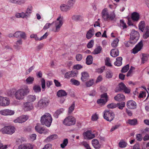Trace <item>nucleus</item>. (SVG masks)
Returning a JSON list of instances; mask_svg holds the SVG:
<instances>
[{
	"label": "nucleus",
	"instance_id": "nucleus-41",
	"mask_svg": "<svg viewBox=\"0 0 149 149\" xmlns=\"http://www.w3.org/2000/svg\"><path fill=\"white\" fill-rule=\"evenodd\" d=\"M68 143V140L67 139H64L63 141V142L60 145L61 147L63 148H64L67 146Z\"/></svg>",
	"mask_w": 149,
	"mask_h": 149
},
{
	"label": "nucleus",
	"instance_id": "nucleus-36",
	"mask_svg": "<svg viewBox=\"0 0 149 149\" xmlns=\"http://www.w3.org/2000/svg\"><path fill=\"white\" fill-rule=\"evenodd\" d=\"M145 23L144 21H141L139 24V29L143 32L145 27Z\"/></svg>",
	"mask_w": 149,
	"mask_h": 149
},
{
	"label": "nucleus",
	"instance_id": "nucleus-12",
	"mask_svg": "<svg viewBox=\"0 0 149 149\" xmlns=\"http://www.w3.org/2000/svg\"><path fill=\"white\" fill-rule=\"evenodd\" d=\"M126 105L127 107L129 109H134L137 107V104L136 102L133 100H129L127 102Z\"/></svg>",
	"mask_w": 149,
	"mask_h": 149
},
{
	"label": "nucleus",
	"instance_id": "nucleus-16",
	"mask_svg": "<svg viewBox=\"0 0 149 149\" xmlns=\"http://www.w3.org/2000/svg\"><path fill=\"white\" fill-rule=\"evenodd\" d=\"M28 119V117L27 116L23 115L19 116L14 121L15 123H22L25 122Z\"/></svg>",
	"mask_w": 149,
	"mask_h": 149
},
{
	"label": "nucleus",
	"instance_id": "nucleus-58",
	"mask_svg": "<svg viewBox=\"0 0 149 149\" xmlns=\"http://www.w3.org/2000/svg\"><path fill=\"white\" fill-rule=\"evenodd\" d=\"M149 37V29H147L146 33L143 35V37L144 39H146Z\"/></svg>",
	"mask_w": 149,
	"mask_h": 149
},
{
	"label": "nucleus",
	"instance_id": "nucleus-15",
	"mask_svg": "<svg viewBox=\"0 0 149 149\" xmlns=\"http://www.w3.org/2000/svg\"><path fill=\"white\" fill-rule=\"evenodd\" d=\"M83 135L85 139H91L95 137V134H92L90 131H87L84 132Z\"/></svg>",
	"mask_w": 149,
	"mask_h": 149
},
{
	"label": "nucleus",
	"instance_id": "nucleus-6",
	"mask_svg": "<svg viewBox=\"0 0 149 149\" xmlns=\"http://www.w3.org/2000/svg\"><path fill=\"white\" fill-rule=\"evenodd\" d=\"M15 127L11 126H6L2 128L0 131L3 134H12L15 132Z\"/></svg>",
	"mask_w": 149,
	"mask_h": 149
},
{
	"label": "nucleus",
	"instance_id": "nucleus-1",
	"mask_svg": "<svg viewBox=\"0 0 149 149\" xmlns=\"http://www.w3.org/2000/svg\"><path fill=\"white\" fill-rule=\"evenodd\" d=\"M30 89L26 85L23 86L21 88L15 91V97L18 100L23 99L25 96L27 95L30 92Z\"/></svg>",
	"mask_w": 149,
	"mask_h": 149
},
{
	"label": "nucleus",
	"instance_id": "nucleus-39",
	"mask_svg": "<svg viewBox=\"0 0 149 149\" xmlns=\"http://www.w3.org/2000/svg\"><path fill=\"white\" fill-rule=\"evenodd\" d=\"M102 50V47L100 46H99L94 49L93 53L94 54H99L100 53Z\"/></svg>",
	"mask_w": 149,
	"mask_h": 149
},
{
	"label": "nucleus",
	"instance_id": "nucleus-63",
	"mask_svg": "<svg viewBox=\"0 0 149 149\" xmlns=\"http://www.w3.org/2000/svg\"><path fill=\"white\" fill-rule=\"evenodd\" d=\"M83 144L87 149H91L89 145L86 142L84 141L83 142Z\"/></svg>",
	"mask_w": 149,
	"mask_h": 149
},
{
	"label": "nucleus",
	"instance_id": "nucleus-48",
	"mask_svg": "<svg viewBox=\"0 0 149 149\" xmlns=\"http://www.w3.org/2000/svg\"><path fill=\"white\" fill-rule=\"evenodd\" d=\"M129 68V64L127 65L124 66L122 68L121 71L122 73H125L126 72Z\"/></svg>",
	"mask_w": 149,
	"mask_h": 149
},
{
	"label": "nucleus",
	"instance_id": "nucleus-29",
	"mask_svg": "<svg viewBox=\"0 0 149 149\" xmlns=\"http://www.w3.org/2000/svg\"><path fill=\"white\" fill-rule=\"evenodd\" d=\"M123 58L121 57H117L116 58V61L114 63L115 65L119 66L122 64V60Z\"/></svg>",
	"mask_w": 149,
	"mask_h": 149
},
{
	"label": "nucleus",
	"instance_id": "nucleus-42",
	"mask_svg": "<svg viewBox=\"0 0 149 149\" xmlns=\"http://www.w3.org/2000/svg\"><path fill=\"white\" fill-rule=\"evenodd\" d=\"M107 101V100H106L101 98L97 100V102L98 104H100L101 105H104Z\"/></svg>",
	"mask_w": 149,
	"mask_h": 149
},
{
	"label": "nucleus",
	"instance_id": "nucleus-11",
	"mask_svg": "<svg viewBox=\"0 0 149 149\" xmlns=\"http://www.w3.org/2000/svg\"><path fill=\"white\" fill-rule=\"evenodd\" d=\"M143 46L142 41H140L132 49V52L134 54H136L142 48Z\"/></svg>",
	"mask_w": 149,
	"mask_h": 149
},
{
	"label": "nucleus",
	"instance_id": "nucleus-32",
	"mask_svg": "<svg viewBox=\"0 0 149 149\" xmlns=\"http://www.w3.org/2000/svg\"><path fill=\"white\" fill-rule=\"evenodd\" d=\"M34 78L33 77L29 76L26 80V84H32L33 83Z\"/></svg>",
	"mask_w": 149,
	"mask_h": 149
},
{
	"label": "nucleus",
	"instance_id": "nucleus-46",
	"mask_svg": "<svg viewBox=\"0 0 149 149\" xmlns=\"http://www.w3.org/2000/svg\"><path fill=\"white\" fill-rule=\"evenodd\" d=\"M94 84V81L93 79L90 80L86 83V86L87 87H90L92 86Z\"/></svg>",
	"mask_w": 149,
	"mask_h": 149
},
{
	"label": "nucleus",
	"instance_id": "nucleus-43",
	"mask_svg": "<svg viewBox=\"0 0 149 149\" xmlns=\"http://www.w3.org/2000/svg\"><path fill=\"white\" fill-rule=\"evenodd\" d=\"M148 57L146 54H142V57L141 58L142 63H144L146 62L148 60Z\"/></svg>",
	"mask_w": 149,
	"mask_h": 149
},
{
	"label": "nucleus",
	"instance_id": "nucleus-40",
	"mask_svg": "<svg viewBox=\"0 0 149 149\" xmlns=\"http://www.w3.org/2000/svg\"><path fill=\"white\" fill-rule=\"evenodd\" d=\"M140 17V15L137 12H134L132 14L131 19H139Z\"/></svg>",
	"mask_w": 149,
	"mask_h": 149
},
{
	"label": "nucleus",
	"instance_id": "nucleus-49",
	"mask_svg": "<svg viewBox=\"0 0 149 149\" xmlns=\"http://www.w3.org/2000/svg\"><path fill=\"white\" fill-rule=\"evenodd\" d=\"M40 81L42 88L43 89V91H44L45 90V79L43 78H42Z\"/></svg>",
	"mask_w": 149,
	"mask_h": 149
},
{
	"label": "nucleus",
	"instance_id": "nucleus-55",
	"mask_svg": "<svg viewBox=\"0 0 149 149\" xmlns=\"http://www.w3.org/2000/svg\"><path fill=\"white\" fill-rule=\"evenodd\" d=\"M115 10H113L109 15V19H114L115 18L116 15L114 13Z\"/></svg>",
	"mask_w": 149,
	"mask_h": 149
},
{
	"label": "nucleus",
	"instance_id": "nucleus-7",
	"mask_svg": "<svg viewBox=\"0 0 149 149\" xmlns=\"http://www.w3.org/2000/svg\"><path fill=\"white\" fill-rule=\"evenodd\" d=\"M49 102V100L46 98L40 99L38 102V106L42 109L47 106Z\"/></svg>",
	"mask_w": 149,
	"mask_h": 149
},
{
	"label": "nucleus",
	"instance_id": "nucleus-14",
	"mask_svg": "<svg viewBox=\"0 0 149 149\" xmlns=\"http://www.w3.org/2000/svg\"><path fill=\"white\" fill-rule=\"evenodd\" d=\"M14 37L18 38H20L24 40H25L26 38V36L25 33L21 31L16 32L14 33Z\"/></svg>",
	"mask_w": 149,
	"mask_h": 149
},
{
	"label": "nucleus",
	"instance_id": "nucleus-60",
	"mask_svg": "<svg viewBox=\"0 0 149 149\" xmlns=\"http://www.w3.org/2000/svg\"><path fill=\"white\" fill-rule=\"evenodd\" d=\"M98 118L97 115L95 113L92 116L91 119L93 121H96L98 119Z\"/></svg>",
	"mask_w": 149,
	"mask_h": 149
},
{
	"label": "nucleus",
	"instance_id": "nucleus-64",
	"mask_svg": "<svg viewBox=\"0 0 149 149\" xmlns=\"http://www.w3.org/2000/svg\"><path fill=\"white\" fill-rule=\"evenodd\" d=\"M42 149H52V145L50 144H47L45 145Z\"/></svg>",
	"mask_w": 149,
	"mask_h": 149
},
{
	"label": "nucleus",
	"instance_id": "nucleus-56",
	"mask_svg": "<svg viewBox=\"0 0 149 149\" xmlns=\"http://www.w3.org/2000/svg\"><path fill=\"white\" fill-rule=\"evenodd\" d=\"M108 95L107 93H104L101 95V98L104 99V100H106L108 101Z\"/></svg>",
	"mask_w": 149,
	"mask_h": 149
},
{
	"label": "nucleus",
	"instance_id": "nucleus-2",
	"mask_svg": "<svg viewBox=\"0 0 149 149\" xmlns=\"http://www.w3.org/2000/svg\"><path fill=\"white\" fill-rule=\"evenodd\" d=\"M52 119L49 113H45L42 116L40 119V122L42 125H45L47 127H49L52 122Z\"/></svg>",
	"mask_w": 149,
	"mask_h": 149
},
{
	"label": "nucleus",
	"instance_id": "nucleus-10",
	"mask_svg": "<svg viewBox=\"0 0 149 149\" xmlns=\"http://www.w3.org/2000/svg\"><path fill=\"white\" fill-rule=\"evenodd\" d=\"M10 103V100L8 98L0 96V106H8Z\"/></svg>",
	"mask_w": 149,
	"mask_h": 149
},
{
	"label": "nucleus",
	"instance_id": "nucleus-26",
	"mask_svg": "<svg viewBox=\"0 0 149 149\" xmlns=\"http://www.w3.org/2000/svg\"><path fill=\"white\" fill-rule=\"evenodd\" d=\"M89 77L88 73L85 72H83L81 73V79L83 81H85Z\"/></svg>",
	"mask_w": 149,
	"mask_h": 149
},
{
	"label": "nucleus",
	"instance_id": "nucleus-57",
	"mask_svg": "<svg viewBox=\"0 0 149 149\" xmlns=\"http://www.w3.org/2000/svg\"><path fill=\"white\" fill-rule=\"evenodd\" d=\"M74 3V0H69L68 2V5L70 8L73 6Z\"/></svg>",
	"mask_w": 149,
	"mask_h": 149
},
{
	"label": "nucleus",
	"instance_id": "nucleus-8",
	"mask_svg": "<svg viewBox=\"0 0 149 149\" xmlns=\"http://www.w3.org/2000/svg\"><path fill=\"white\" fill-rule=\"evenodd\" d=\"M74 118L71 116H69L63 120V123L67 126H70L74 124Z\"/></svg>",
	"mask_w": 149,
	"mask_h": 149
},
{
	"label": "nucleus",
	"instance_id": "nucleus-25",
	"mask_svg": "<svg viewBox=\"0 0 149 149\" xmlns=\"http://www.w3.org/2000/svg\"><path fill=\"white\" fill-rule=\"evenodd\" d=\"M102 17L104 19H109V14L107 8H104L102 12Z\"/></svg>",
	"mask_w": 149,
	"mask_h": 149
},
{
	"label": "nucleus",
	"instance_id": "nucleus-37",
	"mask_svg": "<svg viewBox=\"0 0 149 149\" xmlns=\"http://www.w3.org/2000/svg\"><path fill=\"white\" fill-rule=\"evenodd\" d=\"M36 99V97L35 95H29L27 96V99L30 102H33Z\"/></svg>",
	"mask_w": 149,
	"mask_h": 149
},
{
	"label": "nucleus",
	"instance_id": "nucleus-38",
	"mask_svg": "<svg viewBox=\"0 0 149 149\" xmlns=\"http://www.w3.org/2000/svg\"><path fill=\"white\" fill-rule=\"evenodd\" d=\"M127 143L123 140H121L119 143V145L120 148H124L127 145Z\"/></svg>",
	"mask_w": 149,
	"mask_h": 149
},
{
	"label": "nucleus",
	"instance_id": "nucleus-35",
	"mask_svg": "<svg viewBox=\"0 0 149 149\" xmlns=\"http://www.w3.org/2000/svg\"><path fill=\"white\" fill-rule=\"evenodd\" d=\"M33 89L35 93H38L40 92L41 88L39 85H35L33 86Z\"/></svg>",
	"mask_w": 149,
	"mask_h": 149
},
{
	"label": "nucleus",
	"instance_id": "nucleus-23",
	"mask_svg": "<svg viewBox=\"0 0 149 149\" xmlns=\"http://www.w3.org/2000/svg\"><path fill=\"white\" fill-rule=\"evenodd\" d=\"M57 138L58 136L56 134H52L48 137L45 140V141L46 142H49L52 140L56 139Z\"/></svg>",
	"mask_w": 149,
	"mask_h": 149
},
{
	"label": "nucleus",
	"instance_id": "nucleus-53",
	"mask_svg": "<svg viewBox=\"0 0 149 149\" xmlns=\"http://www.w3.org/2000/svg\"><path fill=\"white\" fill-rule=\"evenodd\" d=\"M116 107V104L114 103H111L107 105V107L109 109H113L115 108Z\"/></svg>",
	"mask_w": 149,
	"mask_h": 149
},
{
	"label": "nucleus",
	"instance_id": "nucleus-17",
	"mask_svg": "<svg viewBox=\"0 0 149 149\" xmlns=\"http://www.w3.org/2000/svg\"><path fill=\"white\" fill-rule=\"evenodd\" d=\"M33 146L30 143L21 144L18 147L19 149H33Z\"/></svg>",
	"mask_w": 149,
	"mask_h": 149
},
{
	"label": "nucleus",
	"instance_id": "nucleus-44",
	"mask_svg": "<svg viewBox=\"0 0 149 149\" xmlns=\"http://www.w3.org/2000/svg\"><path fill=\"white\" fill-rule=\"evenodd\" d=\"M119 40L118 38H116L111 43V46L113 47H116L118 45Z\"/></svg>",
	"mask_w": 149,
	"mask_h": 149
},
{
	"label": "nucleus",
	"instance_id": "nucleus-19",
	"mask_svg": "<svg viewBox=\"0 0 149 149\" xmlns=\"http://www.w3.org/2000/svg\"><path fill=\"white\" fill-rule=\"evenodd\" d=\"M94 34V30L93 28L91 29L87 32L86 34V38L87 39L91 38Z\"/></svg>",
	"mask_w": 149,
	"mask_h": 149
},
{
	"label": "nucleus",
	"instance_id": "nucleus-9",
	"mask_svg": "<svg viewBox=\"0 0 149 149\" xmlns=\"http://www.w3.org/2000/svg\"><path fill=\"white\" fill-rule=\"evenodd\" d=\"M54 23L55 29L53 30V31L55 32H58L60 30V28L62 26L63 22L62 19H56L54 22H53Z\"/></svg>",
	"mask_w": 149,
	"mask_h": 149
},
{
	"label": "nucleus",
	"instance_id": "nucleus-34",
	"mask_svg": "<svg viewBox=\"0 0 149 149\" xmlns=\"http://www.w3.org/2000/svg\"><path fill=\"white\" fill-rule=\"evenodd\" d=\"M64 109H60L57 110L54 113V116L56 118H58L59 115L62 113Z\"/></svg>",
	"mask_w": 149,
	"mask_h": 149
},
{
	"label": "nucleus",
	"instance_id": "nucleus-33",
	"mask_svg": "<svg viewBox=\"0 0 149 149\" xmlns=\"http://www.w3.org/2000/svg\"><path fill=\"white\" fill-rule=\"evenodd\" d=\"M93 60V58L91 55H89L86 58V63L88 65H89L92 63Z\"/></svg>",
	"mask_w": 149,
	"mask_h": 149
},
{
	"label": "nucleus",
	"instance_id": "nucleus-4",
	"mask_svg": "<svg viewBox=\"0 0 149 149\" xmlns=\"http://www.w3.org/2000/svg\"><path fill=\"white\" fill-rule=\"evenodd\" d=\"M139 33L134 29L132 30L130 34V42L132 44H134L139 39Z\"/></svg>",
	"mask_w": 149,
	"mask_h": 149
},
{
	"label": "nucleus",
	"instance_id": "nucleus-45",
	"mask_svg": "<svg viewBox=\"0 0 149 149\" xmlns=\"http://www.w3.org/2000/svg\"><path fill=\"white\" fill-rule=\"evenodd\" d=\"M117 105L118 108L120 109H123V107H125V103L124 102H122L121 103H117Z\"/></svg>",
	"mask_w": 149,
	"mask_h": 149
},
{
	"label": "nucleus",
	"instance_id": "nucleus-62",
	"mask_svg": "<svg viewBox=\"0 0 149 149\" xmlns=\"http://www.w3.org/2000/svg\"><path fill=\"white\" fill-rule=\"evenodd\" d=\"M136 139L138 141H141L142 139V137L141 134H137L136 135Z\"/></svg>",
	"mask_w": 149,
	"mask_h": 149
},
{
	"label": "nucleus",
	"instance_id": "nucleus-18",
	"mask_svg": "<svg viewBox=\"0 0 149 149\" xmlns=\"http://www.w3.org/2000/svg\"><path fill=\"white\" fill-rule=\"evenodd\" d=\"M114 99L118 101H121L125 100V96L122 94H119L115 96Z\"/></svg>",
	"mask_w": 149,
	"mask_h": 149
},
{
	"label": "nucleus",
	"instance_id": "nucleus-47",
	"mask_svg": "<svg viewBox=\"0 0 149 149\" xmlns=\"http://www.w3.org/2000/svg\"><path fill=\"white\" fill-rule=\"evenodd\" d=\"M113 73L110 70L107 71L106 72V77L108 78H111L112 77Z\"/></svg>",
	"mask_w": 149,
	"mask_h": 149
},
{
	"label": "nucleus",
	"instance_id": "nucleus-28",
	"mask_svg": "<svg viewBox=\"0 0 149 149\" xmlns=\"http://www.w3.org/2000/svg\"><path fill=\"white\" fill-rule=\"evenodd\" d=\"M61 10L63 12H66L70 9V7L68 5L62 4L60 6Z\"/></svg>",
	"mask_w": 149,
	"mask_h": 149
},
{
	"label": "nucleus",
	"instance_id": "nucleus-30",
	"mask_svg": "<svg viewBox=\"0 0 149 149\" xmlns=\"http://www.w3.org/2000/svg\"><path fill=\"white\" fill-rule=\"evenodd\" d=\"M127 123L131 125H135L138 124L137 120L135 118L133 119H129Z\"/></svg>",
	"mask_w": 149,
	"mask_h": 149
},
{
	"label": "nucleus",
	"instance_id": "nucleus-21",
	"mask_svg": "<svg viewBox=\"0 0 149 149\" xmlns=\"http://www.w3.org/2000/svg\"><path fill=\"white\" fill-rule=\"evenodd\" d=\"M24 110L26 111H29L33 108L32 104L29 102L24 103Z\"/></svg>",
	"mask_w": 149,
	"mask_h": 149
},
{
	"label": "nucleus",
	"instance_id": "nucleus-31",
	"mask_svg": "<svg viewBox=\"0 0 149 149\" xmlns=\"http://www.w3.org/2000/svg\"><path fill=\"white\" fill-rule=\"evenodd\" d=\"M74 77V72L73 71L69 72H67L65 76V78H69L71 77Z\"/></svg>",
	"mask_w": 149,
	"mask_h": 149
},
{
	"label": "nucleus",
	"instance_id": "nucleus-22",
	"mask_svg": "<svg viewBox=\"0 0 149 149\" xmlns=\"http://www.w3.org/2000/svg\"><path fill=\"white\" fill-rule=\"evenodd\" d=\"M119 51L116 48L112 49L110 51L111 55L113 57H116L119 55Z\"/></svg>",
	"mask_w": 149,
	"mask_h": 149
},
{
	"label": "nucleus",
	"instance_id": "nucleus-5",
	"mask_svg": "<svg viewBox=\"0 0 149 149\" xmlns=\"http://www.w3.org/2000/svg\"><path fill=\"white\" fill-rule=\"evenodd\" d=\"M114 113L109 110H106L104 111V118L107 121L111 122L114 118Z\"/></svg>",
	"mask_w": 149,
	"mask_h": 149
},
{
	"label": "nucleus",
	"instance_id": "nucleus-13",
	"mask_svg": "<svg viewBox=\"0 0 149 149\" xmlns=\"http://www.w3.org/2000/svg\"><path fill=\"white\" fill-rule=\"evenodd\" d=\"M35 129L36 131L40 134L44 133L45 134L48 132L49 130H46L42 127L39 124H37L35 127Z\"/></svg>",
	"mask_w": 149,
	"mask_h": 149
},
{
	"label": "nucleus",
	"instance_id": "nucleus-24",
	"mask_svg": "<svg viewBox=\"0 0 149 149\" xmlns=\"http://www.w3.org/2000/svg\"><path fill=\"white\" fill-rule=\"evenodd\" d=\"M125 86V85L123 83H121L119 84L118 87L116 88L115 92L117 93L121 91H123Z\"/></svg>",
	"mask_w": 149,
	"mask_h": 149
},
{
	"label": "nucleus",
	"instance_id": "nucleus-50",
	"mask_svg": "<svg viewBox=\"0 0 149 149\" xmlns=\"http://www.w3.org/2000/svg\"><path fill=\"white\" fill-rule=\"evenodd\" d=\"M74 103L73 102V104L69 108L68 110V113L69 114H71L72 111L74 110Z\"/></svg>",
	"mask_w": 149,
	"mask_h": 149
},
{
	"label": "nucleus",
	"instance_id": "nucleus-61",
	"mask_svg": "<svg viewBox=\"0 0 149 149\" xmlns=\"http://www.w3.org/2000/svg\"><path fill=\"white\" fill-rule=\"evenodd\" d=\"M15 90L13 89L8 91V94L10 96H12L14 95H15Z\"/></svg>",
	"mask_w": 149,
	"mask_h": 149
},
{
	"label": "nucleus",
	"instance_id": "nucleus-52",
	"mask_svg": "<svg viewBox=\"0 0 149 149\" xmlns=\"http://www.w3.org/2000/svg\"><path fill=\"white\" fill-rule=\"evenodd\" d=\"M6 116L11 115L14 114V111L9 109H6Z\"/></svg>",
	"mask_w": 149,
	"mask_h": 149
},
{
	"label": "nucleus",
	"instance_id": "nucleus-20",
	"mask_svg": "<svg viewBox=\"0 0 149 149\" xmlns=\"http://www.w3.org/2000/svg\"><path fill=\"white\" fill-rule=\"evenodd\" d=\"M93 146L95 149H98L100 148L101 145L99 141L96 139H94L92 141Z\"/></svg>",
	"mask_w": 149,
	"mask_h": 149
},
{
	"label": "nucleus",
	"instance_id": "nucleus-51",
	"mask_svg": "<svg viewBox=\"0 0 149 149\" xmlns=\"http://www.w3.org/2000/svg\"><path fill=\"white\" fill-rule=\"evenodd\" d=\"M94 45V40H91L87 44V47L88 48H91Z\"/></svg>",
	"mask_w": 149,
	"mask_h": 149
},
{
	"label": "nucleus",
	"instance_id": "nucleus-59",
	"mask_svg": "<svg viewBox=\"0 0 149 149\" xmlns=\"http://www.w3.org/2000/svg\"><path fill=\"white\" fill-rule=\"evenodd\" d=\"M110 59L109 58H107L106 60L105 61L106 65L108 66H111V64L110 62Z\"/></svg>",
	"mask_w": 149,
	"mask_h": 149
},
{
	"label": "nucleus",
	"instance_id": "nucleus-27",
	"mask_svg": "<svg viewBox=\"0 0 149 149\" xmlns=\"http://www.w3.org/2000/svg\"><path fill=\"white\" fill-rule=\"evenodd\" d=\"M67 95V93L65 91L63 90H60L57 92V95L58 97L65 96Z\"/></svg>",
	"mask_w": 149,
	"mask_h": 149
},
{
	"label": "nucleus",
	"instance_id": "nucleus-54",
	"mask_svg": "<svg viewBox=\"0 0 149 149\" xmlns=\"http://www.w3.org/2000/svg\"><path fill=\"white\" fill-rule=\"evenodd\" d=\"M120 25L123 27V29H125L127 28V26L126 24L124 22L123 19H121L120 21Z\"/></svg>",
	"mask_w": 149,
	"mask_h": 149
},
{
	"label": "nucleus",
	"instance_id": "nucleus-3",
	"mask_svg": "<svg viewBox=\"0 0 149 149\" xmlns=\"http://www.w3.org/2000/svg\"><path fill=\"white\" fill-rule=\"evenodd\" d=\"M33 9V7L31 6L28 7L26 9L25 13L22 12L20 13H17L15 14V16L17 18H28L30 16V14L32 12Z\"/></svg>",
	"mask_w": 149,
	"mask_h": 149
}]
</instances>
